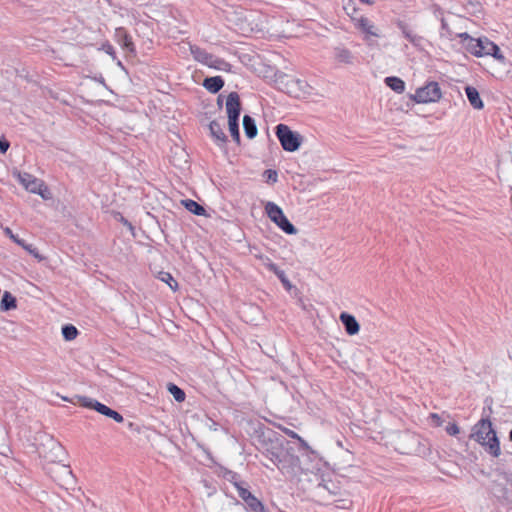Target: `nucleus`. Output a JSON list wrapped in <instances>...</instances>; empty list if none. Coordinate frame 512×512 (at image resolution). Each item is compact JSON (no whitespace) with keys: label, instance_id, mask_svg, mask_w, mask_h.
<instances>
[{"label":"nucleus","instance_id":"obj_1","mask_svg":"<svg viewBox=\"0 0 512 512\" xmlns=\"http://www.w3.org/2000/svg\"><path fill=\"white\" fill-rule=\"evenodd\" d=\"M470 438L485 448L493 457L501 454L500 441L489 418H481L472 428Z\"/></svg>","mask_w":512,"mask_h":512},{"label":"nucleus","instance_id":"obj_2","mask_svg":"<svg viewBox=\"0 0 512 512\" xmlns=\"http://www.w3.org/2000/svg\"><path fill=\"white\" fill-rule=\"evenodd\" d=\"M492 495L502 504L512 508V474H496L491 483Z\"/></svg>","mask_w":512,"mask_h":512},{"label":"nucleus","instance_id":"obj_3","mask_svg":"<svg viewBox=\"0 0 512 512\" xmlns=\"http://www.w3.org/2000/svg\"><path fill=\"white\" fill-rule=\"evenodd\" d=\"M37 440L40 443L37 445V451L43 459L48 462L55 463L62 461L65 450L64 447L51 435H40Z\"/></svg>","mask_w":512,"mask_h":512},{"label":"nucleus","instance_id":"obj_4","mask_svg":"<svg viewBox=\"0 0 512 512\" xmlns=\"http://www.w3.org/2000/svg\"><path fill=\"white\" fill-rule=\"evenodd\" d=\"M350 16L351 21L354 24L355 29L362 34L363 41L368 46H374L377 44L376 39L381 37L380 29L371 21L368 17L360 15L355 16L347 12Z\"/></svg>","mask_w":512,"mask_h":512},{"label":"nucleus","instance_id":"obj_5","mask_svg":"<svg viewBox=\"0 0 512 512\" xmlns=\"http://www.w3.org/2000/svg\"><path fill=\"white\" fill-rule=\"evenodd\" d=\"M276 136L283 148L287 152H295L302 144V136L291 130L285 124H278L275 127Z\"/></svg>","mask_w":512,"mask_h":512},{"label":"nucleus","instance_id":"obj_6","mask_svg":"<svg viewBox=\"0 0 512 512\" xmlns=\"http://www.w3.org/2000/svg\"><path fill=\"white\" fill-rule=\"evenodd\" d=\"M442 97V91L439 84L436 81H430L424 86L416 89L415 94L411 95L410 98L419 104L435 103L438 102Z\"/></svg>","mask_w":512,"mask_h":512},{"label":"nucleus","instance_id":"obj_7","mask_svg":"<svg viewBox=\"0 0 512 512\" xmlns=\"http://www.w3.org/2000/svg\"><path fill=\"white\" fill-rule=\"evenodd\" d=\"M265 211L270 218L283 232L288 235H294L297 233L295 226L289 221V219L283 213V210L274 202H267L265 205Z\"/></svg>","mask_w":512,"mask_h":512},{"label":"nucleus","instance_id":"obj_8","mask_svg":"<svg viewBox=\"0 0 512 512\" xmlns=\"http://www.w3.org/2000/svg\"><path fill=\"white\" fill-rule=\"evenodd\" d=\"M235 488L249 512H267L263 503L245 487L244 482H235Z\"/></svg>","mask_w":512,"mask_h":512},{"label":"nucleus","instance_id":"obj_9","mask_svg":"<svg viewBox=\"0 0 512 512\" xmlns=\"http://www.w3.org/2000/svg\"><path fill=\"white\" fill-rule=\"evenodd\" d=\"M281 462L277 466V468L281 471L282 474L287 476H295L300 470V459L295 454L289 452L288 450H284L282 453Z\"/></svg>","mask_w":512,"mask_h":512},{"label":"nucleus","instance_id":"obj_10","mask_svg":"<svg viewBox=\"0 0 512 512\" xmlns=\"http://www.w3.org/2000/svg\"><path fill=\"white\" fill-rule=\"evenodd\" d=\"M18 180L29 192L38 194L43 199H48L46 195H43V182L34 177L33 175L26 172L19 173Z\"/></svg>","mask_w":512,"mask_h":512},{"label":"nucleus","instance_id":"obj_11","mask_svg":"<svg viewBox=\"0 0 512 512\" xmlns=\"http://www.w3.org/2000/svg\"><path fill=\"white\" fill-rule=\"evenodd\" d=\"M332 58L334 62L340 65H353L356 61L355 54L343 44L332 49Z\"/></svg>","mask_w":512,"mask_h":512},{"label":"nucleus","instance_id":"obj_12","mask_svg":"<svg viewBox=\"0 0 512 512\" xmlns=\"http://www.w3.org/2000/svg\"><path fill=\"white\" fill-rule=\"evenodd\" d=\"M226 112L229 121H239L241 102L237 92H230L226 99Z\"/></svg>","mask_w":512,"mask_h":512},{"label":"nucleus","instance_id":"obj_13","mask_svg":"<svg viewBox=\"0 0 512 512\" xmlns=\"http://www.w3.org/2000/svg\"><path fill=\"white\" fill-rule=\"evenodd\" d=\"M456 37L460 38L464 48L472 55L481 57V38H473L467 32L457 33Z\"/></svg>","mask_w":512,"mask_h":512},{"label":"nucleus","instance_id":"obj_14","mask_svg":"<svg viewBox=\"0 0 512 512\" xmlns=\"http://www.w3.org/2000/svg\"><path fill=\"white\" fill-rule=\"evenodd\" d=\"M114 40L122 47L126 52L135 54L136 49L132 41V37L129 35L127 30L123 27H117L114 32Z\"/></svg>","mask_w":512,"mask_h":512},{"label":"nucleus","instance_id":"obj_15","mask_svg":"<svg viewBox=\"0 0 512 512\" xmlns=\"http://www.w3.org/2000/svg\"><path fill=\"white\" fill-rule=\"evenodd\" d=\"M79 403L82 407L93 409L106 417H109L110 412L112 410L110 407L97 401L96 399L89 398L86 396H80Z\"/></svg>","mask_w":512,"mask_h":512},{"label":"nucleus","instance_id":"obj_16","mask_svg":"<svg viewBox=\"0 0 512 512\" xmlns=\"http://www.w3.org/2000/svg\"><path fill=\"white\" fill-rule=\"evenodd\" d=\"M4 232L14 243L21 246L29 254L40 260L42 259V257L38 253V250L32 244H28L25 242V240L19 238L17 235L13 233V231L9 227H6L4 229Z\"/></svg>","mask_w":512,"mask_h":512},{"label":"nucleus","instance_id":"obj_17","mask_svg":"<svg viewBox=\"0 0 512 512\" xmlns=\"http://www.w3.org/2000/svg\"><path fill=\"white\" fill-rule=\"evenodd\" d=\"M209 130H210V134L211 136L213 137L215 143L222 147L226 144L227 142V136L225 135L223 129H222V126L219 122L217 121H211L210 124H209Z\"/></svg>","mask_w":512,"mask_h":512},{"label":"nucleus","instance_id":"obj_18","mask_svg":"<svg viewBox=\"0 0 512 512\" xmlns=\"http://www.w3.org/2000/svg\"><path fill=\"white\" fill-rule=\"evenodd\" d=\"M340 320L349 335H355L359 332L360 326L354 316L348 313H341Z\"/></svg>","mask_w":512,"mask_h":512},{"label":"nucleus","instance_id":"obj_19","mask_svg":"<svg viewBox=\"0 0 512 512\" xmlns=\"http://www.w3.org/2000/svg\"><path fill=\"white\" fill-rule=\"evenodd\" d=\"M398 28L401 30L403 36L415 47H420L423 41V38L417 34H415L407 24L402 21L397 23Z\"/></svg>","mask_w":512,"mask_h":512},{"label":"nucleus","instance_id":"obj_20","mask_svg":"<svg viewBox=\"0 0 512 512\" xmlns=\"http://www.w3.org/2000/svg\"><path fill=\"white\" fill-rule=\"evenodd\" d=\"M465 94L467 96V99L470 103V105L477 110H480L483 108L484 104L480 97V94L478 90L473 86H467L465 88Z\"/></svg>","mask_w":512,"mask_h":512},{"label":"nucleus","instance_id":"obj_21","mask_svg":"<svg viewBox=\"0 0 512 512\" xmlns=\"http://www.w3.org/2000/svg\"><path fill=\"white\" fill-rule=\"evenodd\" d=\"M224 86V80L221 76L207 77L203 81V87L209 92L215 94Z\"/></svg>","mask_w":512,"mask_h":512},{"label":"nucleus","instance_id":"obj_22","mask_svg":"<svg viewBox=\"0 0 512 512\" xmlns=\"http://www.w3.org/2000/svg\"><path fill=\"white\" fill-rule=\"evenodd\" d=\"M190 52L193 58L203 65L207 66L208 62L211 60L212 54L208 53L206 50L200 48L199 46L191 45Z\"/></svg>","mask_w":512,"mask_h":512},{"label":"nucleus","instance_id":"obj_23","mask_svg":"<svg viewBox=\"0 0 512 512\" xmlns=\"http://www.w3.org/2000/svg\"><path fill=\"white\" fill-rule=\"evenodd\" d=\"M243 128H244V132H245V135L247 136V138L253 139L254 137H256L258 130H257L255 120L251 116L244 115Z\"/></svg>","mask_w":512,"mask_h":512},{"label":"nucleus","instance_id":"obj_24","mask_svg":"<svg viewBox=\"0 0 512 512\" xmlns=\"http://www.w3.org/2000/svg\"><path fill=\"white\" fill-rule=\"evenodd\" d=\"M207 66L209 68H213L215 70L225 71V72L231 71V68H232V65L229 62H227L224 59L219 58L213 54L211 56V60L207 64Z\"/></svg>","mask_w":512,"mask_h":512},{"label":"nucleus","instance_id":"obj_25","mask_svg":"<svg viewBox=\"0 0 512 512\" xmlns=\"http://www.w3.org/2000/svg\"><path fill=\"white\" fill-rule=\"evenodd\" d=\"M385 84L396 93L405 91V82L396 76H389L384 79Z\"/></svg>","mask_w":512,"mask_h":512},{"label":"nucleus","instance_id":"obj_26","mask_svg":"<svg viewBox=\"0 0 512 512\" xmlns=\"http://www.w3.org/2000/svg\"><path fill=\"white\" fill-rule=\"evenodd\" d=\"M17 306L16 298L8 291H5L0 301V309L2 311H9L15 309Z\"/></svg>","mask_w":512,"mask_h":512},{"label":"nucleus","instance_id":"obj_27","mask_svg":"<svg viewBox=\"0 0 512 512\" xmlns=\"http://www.w3.org/2000/svg\"><path fill=\"white\" fill-rule=\"evenodd\" d=\"M184 207L194 215L203 216L206 214L205 208L192 199H186L182 201Z\"/></svg>","mask_w":512,"mask_h":512},{"label":"nucleus","instance_id":"obj_28","mask_svg":"<svg viewBox=\"0 0 512 512\" xmlns=\"http://www.w3.org/2000/svg\"><path fill=\"white\" fill-rule=\"evenodd\" d=\"M285 449L283 448H272V449H266L264 452V456L269 459L276 467L281 462L282 453Z\"/></svg>","mask_w":512,"mask_h":512},{"label":"nucleus","instance_id":"obj_29","mask_svg":"<svg viewBox=\"0 0 512 512\" xmlns=\"http://www.w3.org/2000/svg\"><path fill=\"white\" fill-rule=\"evenodd\" d=\"M157 278L160 281L166 283L171 288V290L176 291L178 289L177 281L174 279V277L169 272L160 271L158 273Z\"/></svg>","mask_w":512,"mask_h":512},{"label":"nucleus","instance_id":"obj_30","mask_svg":"<svg viewBox=\"0 0 512 512\" xmlns=\"http://www.w3.org/2000/svg\"><path fill=\"white\" fill-rule=\"evenodd\" d=\"M167 389L177 402H183L185 400V392L177 385L169 383Z\"/></svg>","mask_w":512,"mask_h":512},{"label":"nucleus","instance_id":"obj_31","mask_svg":"<svg viewBox=\"0 0 512 512\" xmlns=\"http://www.w3.org/2000/svg\"><path fill=\"white\" fill-rule=\"evenodd\" d=\"M63 338L67 341L74 340L78 335L77 328L72 324H66L62 327Z\"/></svg>","mask_w":512,"mask_h":512},{"label":"nucleus","instance_id":"obj_32","mask_svg":"<svg viewBox=\"0 0 512 512\" xmlns=\"http://www.w3.org/2000/svg\"><path fill=\"white\" fill-rule=\"evenodd\" d=\"M482 45H481V57L490 56L492 47L494 46V42L490 41L487 37H481Z\"/></svg>","mask_w":512,"mask_h":512},{"label":"nucleus","instance_id":"obj_33","mask_svg":"<svg viewBox=\"0 0 512 512\" xmlns=\"http://www.w3.org/2000/svg\"><path fill=\"white\" fill-rule=\"evenodd\" d=\"M229 131L231 134V137L234 141L237 143L240 142V131H239V121H229L228 122Z\"/></svg>","mask_w":512,"mask_h":512},{"label":"nucleus","instance_id":"obj_34","mask_svg":"<svg viewBox=\"0 0 512 512\" xmlns=\"http://www.w3.org/2000/svg\"><path fill=\"white\" fill-rule=\"evenodd\" d=\"M440 36L449 40H452L454 36L456 37V34L452 32L444 18L441 19Z\"/></svg>","mask_w":512,"mask_h":512},{"label":"nucleus","instance_id":"obj_35","mask_svg":"<svg viewBox=\"0 0 512 512\" xmlns=\"http://www.w3.org/2000/svg\"><path fill=\"white\" fill-rule=\"evenodd\" d=\"M491 47H492V50H491L490 56H492L494 59H496L501 64H505L506 63V57L501 52L499 46L494 44V46H491Z\"/></svg>","mask_w":512,"mask_h":512},{"label":"nucleus","instance_id":"obj_36","mask_svg":"<svg viewBox=\"0 0 512 512\" xmlns=\"http://www.w3.org/2000/svg\"><path fill=\"white\" fill-rule=\"evenodd\" d=\"M99 50H102L105 53H107L109 56H111L113 60H117L115 49L108 41L104 42L99 48Z\"/></svg>","mask_w":512,"mask_h":512},{"label":"nucleus","instance_id":"obj_37","mask_svg":"<svg viewBox=\"0 0 512 512\" xmlns=\"http://www.w3.org/2000/svg\"><path fill=\"white\" fill-rule=\"evenodd\" d=\"M264 177L268 183H276L278 180V174L276 170L267 169L264 171Z\"/></svg>","mask_w":512,"mask_h":512},{"label":"nucleus","instance_id":"obj_38","mask_svg":"<svg viewBox=\"0 0 512 512\" xmlns=\"http://www.w3.org/2000/svg\"><path fill=\"white\" fill-rule=\"evenodd\" d=\"M259 258L262 260L263 264L267 267V269L273 273L279 269V267L271 261V259L267 256H259Z\"/></svg>","mask_w":512,"mask_h":512},{"label":"nucleus","instance_id":"obj_39","mask_svg":"<svg viewBox=\"0 0 512 512\" xmlns=\"http://www.w3.org/2000/svg\"><path fill=\"white\" fill-rule=\"evenodd\" d=\"M259 258L262 260L263 264L267 267V269L273 273L279 269V267L271 261V259L267 256H259Z\"/></svg>","mask_w":512,"mask_h":512},{"label":"nucleus","instance_id":"obj_40","mask_svg":"<svg viewBox=\"0 0 512 512\" xmlns=\"http://www.w3.org/2000/svg\"><path fill=\"white\" fill-rule=\"evenodd\" d=\"M259 258L262 260L263 264L267 267V269L273 273L279 269V267L271 261V259L267 256H259Z\"/></svg>","mask_w":512,"mask_h":512},{"label":"nucleus","instance_id":"obj_41","mask_svg":"<svg viewBox=\"0 0 512 512\" xmlns=\"http://www.w3.org/2000/svg\"><path fill=\"white\" fill-rule=\"evenodd\" d=\"M446 432L451 436H455L460 432V429L457 424L452 423L446 427Z\"/></svg>","mask_w":512,"mask_h":512},{"label":"nucleus","instance_id":"obj_42","mask_svg":"<svg viewBox=\"0 0 512 512\" xmlns=\"http://www.w3.org/2000/svg\"><path fill=\"white\" fill-rule=\"evenodd\" d=\"M226 479L228 481H230L234 486H235V482H241L239 480V475L235 472H232V471H228L227 474H226Z\"/></svg>","mask_w":512,"mask_h":512},{"label":"nucleus","instance_id":"obj_43","mask_svg":"<svg viewBox=\"0 0 512 512\" xmlns=\"http://www.w3.org/2000/svg\"><path fill=\"white\" fill-rule=\"evenodd\" d=\"M109 418H112L117 423H121L124 421L123 416L119 412H117L116 410H113V409L110 412Z\"/></svg>","mask_w":512,"mask_h":512},{"label":"nucleus","instance_id":"obj_44","mask_svg":"<svg viewBox=\"0 0 512 512\" xmlns=\"http://www.w3.org/2000/svg\"><path fill=\"white\" fill-rule=\"evenodd\" d=\"M10 147V143L6 139H0V152L5 154Z\"/></svg>","mask_w":512,"mask_h":512},{"label":"nucleus","instance_id":"obj_45","mask_svg":"<svg viewBox=\"0 0 512 512\" xmlns=\"http://www.w3.org/2000/svg\"><path fill=\"white\" fill-rule=\"evenodd\" d=\"M284 432H285L286 435H288L291 438L302 440L301 437L296 432H294L293 430L285 428Z\"/></svg>","mask_w":512,"mask_h":512},{"label":"nucleus","instance_id":"obj_46","mask_svg":"<svg viewBox=\"0 0 512 512\" xmlns=\"http://www.w3.org/2000/svg\"><path fill=\"white\" fill-rule=\"evenodd\" d=\"M274 274L277 276V278H278L280 281H282L284 278H286V277H287V276H286V274H285V272H284V270H282V269H280V268H279L277 271H275V273H274Z\"/></svg>","mask_w":512,"mask_h":512},{"label":"nucleus","instance_id":"obj_47","mask_svg":"<svg viewBox=\"0 0 512 512\" xmlns=\"http://www.w3.org/2000/svg\"><path fill=\"white\" fill-rule=\"evenodd\" d=\"M281 283L283 284V286L287 289V290H290L291 289V283L289 281V279L286 277L284 278Z\"/></svg>","mask_w":512,"mask_h":512},{"label":"nucleus","instance_id":"obj_48","mask_svg":"<svg viewBox=\"0 0 512 512\" xmlns=\"http://www.w3.org/2000/svg\"><path fill=\"white\" fill-rule=\"evenodd\" d=\"M122 222H123V224H124V225H126V226L131 230V231L134 229V228H133V226H132V224H131L128 220H126V219L122 218Z\"/></svg>","mask_w":512,"mask_h":512},{"label":"nucleus","instance_id":"obj_49","mask_svg":"<svg viewBox=\"0 0 512 512\" xmlns=\"http://www.w3.org/2000/svg\"><path fill=\"white\" fill-rule=\"evenodd\" d=\"M360 2L367 5H373L375 0H360Z\"/></svg>","mask_w":512,"mask_h":512},{"label":"nucleus","instance_id":"obj_50","mask_svg":"<svg viewBox=\"0 0 512 512\" xmlns=\"http://www.w3.org/2000/svg\"><path fill=\"white\" fill-rule=\"evenodd\" d=\"M43 195H46L49 198L50 192L48 191L47 187L43 184L42 187Z\"/></svg>","mask_w":512,"mask_h":512},{"label":"nucleus","instance_id":"obj_51","mask_svg":"<svg viewBox=\"0 0 512 512\" xmlns=\"http://www.w3.org/2000/svg\"><path fill=\"white\" fill-rule=\"evenodd\" d=\"M98 82H100V83L104 84L105 80H104V78H103V77H101L100 79H98Z\"/></svg>","mask_w":512,"mask_h":512},{"label":"nucleus","instance_id":"obj_52","mask_svg":"<svg viewBox=\"0 0 512 512\" xmlns=\"http://www.w3.org/2000/svg\"><path fill=\"white\" fill-rule=\"evenodd\" d=\"M509 439H510V441L512 442V429H511V430H510V432H509Z\"/></svg>","mask_w":512,"mask_h":512},{"label":"nucleus","instance_id":"obj_53","mask_svg":"<svg viewBox=\"0 0 512 512\" xmlns=\"http://www.w3.org/2000/svg\"><path fill=\"white\" fill-rule=\"evenodd\" d=\"M117 64H118L119 66H122V63H121V61H119V60L117 61Z\"/></svg>","mask_w":512,"mask_h":512}]
</instances>
